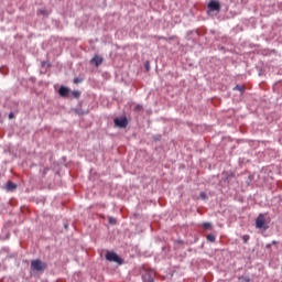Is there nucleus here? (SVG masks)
I'll return each mask as SVG.
<instances>
[{
	"label": "nucleus",
	"mask_w": 282,
	"mask_h": 282,
	"mask_svg": "<svg viewBox=\"0 0 282 282\" xmlns=\"http://www.w3.org/2000/svg\"><path fill=\"white\" fill-rule=\"evenodd\" d=\"M80 83H83L82 78H78V77L74 78V84L78 85Z\"/></svg>",
	"instance_id": "obj_17"
},
{
	"label": "nucleus",
	"mask_w": 282,
	"mask_h": 282,
	"mask_svg": "<svg viewBox=\"0 0 282 282\" xmlns=\"http://www.w3.org/2000/svg\"><path fill=\"white\" fill-rule=\"evenodd\" d=\"M13 117H14L13 112H10V113H9V119L12 120Z\"/></svg>",
	"instance_id": "obj_22"
},
{
	"label": "nucleus",
	"mask_w": 282,
	"mask_h": 282,
	"mask_svg": "<svg viewBox=\"0 0 282 282\" xmlns=\"http://www.w3.org/2000/svg\"><path fill=\"white\" fill-rule=\"evenodd\" d=\"M72 96H73L74 98H79L80 93H79L78 90H74V91H72Z\"/></svg>",
	"instance_id": "obj_14"
},
{
	"label": "nucleus",
	"mask_w": 282,
	"mask_h": 282,
	"mask_svg": "<svg viewBox=\"0 0 282 282\" xmlns=\"http://www.w3.org/2000/svg\"><path fill=\"white\" fill-rule=\"evenodd\" d=\"M200 198L204 199V200L207 199V195H206L205 192H202V193H200Z\"/></svg>",
	"instance_id": "obj_19"
},
{
	"label": "nucleus",
	"mask_w": 282,
	"mask_h": 282,
	"mask_svg": "<svg viewBox=\"0 0 282 282\" xmlns=\"http://www.w3.org/2000/svg\"><path fill=\"white\" fill-rule=\"evenodd\" d=\"M204 229L208 230L212 229V224L210 223H204L203 224Z\"/></svg>",
	"instance_id": "obj_15"
},
{
	"label": "nucleus",
	"mask_w": 282,
	"mask_h": 282,
	"mask_svg": "<svg viewBox=\"0 0 282 282\" xmlns=\"http://www.w3.org/2000/svg\"><path fill=\"white\" fill-rule=\"evenodd\" d=\"M15 188H17V184H14L13 182L9 181V182L7 183V191L12 192V191H14Z\"/></svg>",
	"instance_id": "obj_9"
},
{
	"label": "nucleus",
	"mask_w": 282,
	"mask_h": 282,
	"mask_svg": "<svg viewBox=\"0 0 282 282\" xmlns=\"http://www.w3.org/2000/svg\"><path fill=\"white\" fill-rule=\"evenodd\" d=\"M220 3L217 0H213L208 3V10H210L212 12H220Z\"/></svg>",
	"instance_id": "obj_5"
},
{
	"label": "nucleus",
	"mask_w": 282,
	"mask_h": 282,
	"mask_svg": "<svg viewBox=\"0 0 282 282\" xmlns=\"http://www.w3.org/2000/svg\"><path fill=\"white\" fill-rule=\"evenodd\" d=\"M145 68H147L148 72L150 70V63L149 62H147Z\"/></svg>",
	"instance_id": "obj_21"
},
{
	"label": "nucleus",
	"mask_w": 282,
	"mask_h": 282,
	"mask_svg": "<svg viewBox=\"0 0 282 282\" xmlns=\"http://www.w3.org/2000/svg\"><path fill=\"white\" fill-rule=\"evenodd\" d=\"M235 90L240 91V93H245L246 87H245L243 85H237V86L235 87Z\"/></svg>",
	"instance_id": "obj_11"
},
{
	"label": "nucleus",
	"mask_w": 282,
	"mask_h": 282,
	"mask_svg": "<svg viewBox=\"0 0 282 282\" xmlns=\"http://www.w3.org/2000/svg\"><path fill=\"white\" fill-rule=\"evenodd\" d=\"M104 62V58L98 56V55H95L94 58L91 59V63L95 64L96 67H99Z\"/></svg>",
	"instance_id": "obj_8"
},
{
	"label": "nucleus",
	"mask_w": 282,
	"mask_h": 282,
	"mask_svg": "<svg viewBox=\"0 0 282 282\" xmlns=\"http://www.w3.org/2000/svg\"><path fill=\"white\" fill-rule=\"evenodd\" d=\"M154 278H155V271L152 269L145 271L144 274L142 275V279L144 282H154Z\"/></svg>",
	"instance_id": "obj_4"
},
{
	"label": "nucleus",
	"mask_w": 282,
	"mask_h": 282,
	"mask_svg": "<svg viewBox=\"0 0 282 282\" xmlns=\"http://www.w3.org/2000/svg\"><path fill=\"white\" fill-rule=\"evenodd\" d=\"M115 126L118 127V128H121V129H126L127 126H128L127 118H122V119L116 118L115 119Z\"/></svg>",
	"instance_id": "obj_6"
},
{
	"label": "nucleus",
	"mask_w": 282,
	"mask_h": 282,
	"mask_svg": "<svg viewBox=\"0 0 282 282\" xmlns=\"http://www.w3.org/2000/svg\"><path fill=\"white\" fill-rule=\"evenodd\" d=\"M109 223L115 225L116 224V219L115 218H109Z\"/></svg>",
	"instance_id": "obj_20"
},
{
	"label": "nucleus",
	"mask_w": 282,
	"mask_h": 282,
	"mask_svg": "<svg viewBox=\"0 0 282 282\" xmlns=\"http://www.w3.org/2000/svg\"><path fill=\"white\" fill-rule=\"evenodd\" d=\"M37 14H41L42 17H48L50 11H47L46 9H40L37 10Z\"/></svg>",
	"instance_id": "obj_10"
},
{
	"label": "nucleus",
	"mask_w": 282,
	"mask_h": 282,
	"mask_svg": "<svg viewBox=\"0 0 282 282\" xmlns=\"http://www.w3.org/2000/svg\"><path fill=\"white\" fill-rule=\"evenodd\" d=\"M256 227L258 229H264L267 230L269 228V226L267 225V221H265V216L264 214H260L256 220Z\"/></svg>",
	"instance_id": "obj_2"
},
{
	"label": "nucleus",
	"mask_w": 282,
	"mask_h": 282,
	"mask_svg": "<svg viewBox=\"0 0 282 282\" xmlns=\"http://www.w3.org/2000/svg\"><path fill=\"white\" fill-rule=\"evenodd\" d=\"M239 282H250L248 276H239Z\"/></svg>",
	"instance_id": "obj_13"
},
{
	"label": "nucleus",
	"mask_w": 282,
	"mask_h": 282,
	"mask_svg": "<svg viewBox=\"0 0 282 282\" xmlns=\"http://www.w3.org/2000/svg\"><path fill=\"white\" fill-rule=\"evenodd\" d=\"M207 240L210 242H215L216 241L215 235H213V234L207 235Z\"/></svg>",
	"instance_id": "obj_12"
},
{
	"label": "nucleus",
	"mask_w": 282,
	"mask_h": 282,
	"mask_svg": "<svg viewBox=\"0 0 282 282\" xmlns=\"http://www.w3.org/2000/svg\"><path fill=\"white\" fill-rule=\"evenodd\" d=\"M31 269L37 272L44 271L46 269V263L41 261L40 259L32 260Z\"/></svg>",
	"instance_id": "obj_1"
},
{
	"label": "nucleus",
	"mask_w": 282,
	"mask_h": 282,
	"mask_svg": "<svg viewBox=\"0 0 282 282\" xmlns=\"http://www.w3.org/2000/svg\"><path fill=\"white\" fill-rule=\"evenodd\" d=\"M142 109H143V107L141 105H137L134 108L135 111H142Z\"/></svg>",
	"instance_id": "obj_18"
},
{
	"label": "nucleus",
	"mask_w": 282,
	"mask_h": 282,
	"mask_svg": "<svg viewBox=\"0 0 282 282\" xmlns=\"http://www.w3.org/2000/svg\"><path fill=\"white\" fill-rule=\"evenodd\" d=\"M58 94L61 97L65 98L69 94V89L65 86H61L58 89Z\"/></svg>",
	"instance_id": "obj_7"
},
{
	"label": "nucleus",
	"mask_w": 282,
	"mask_h": 282,
	"mask_svg": "<svg viewBox=\"0 0 282 282\" xmlns=\"http://www.w3.org/2000/svg\"><path fill=\"white\" fill-rule=\"evenodd\" d=\"M106 260H108L109 262H116L118 264H122L121 258L113 251H108L106 253Z\"/></svg>",
	"instance_id": "obj_3"
},
{
	"label": "nucleus",
	"mask_w": 282,
	"mask_h": 282,
	"mask_svg": "<svg viewBox=\"0 0 282 282\" xmlns=\"http://www.w3.org/2000/svg\"><path fill=\"white\" fill-rule=\"evenodd\" d=\"M249 239H250L249 235H243L242 236V240H243L245 243H248Z\"/></svg>",
	"instance_id": "obj_16"
}]
</instances>
